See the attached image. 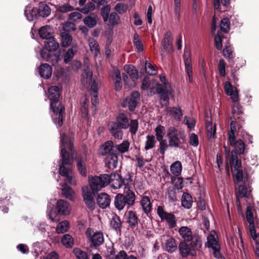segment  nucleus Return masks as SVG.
Returning a JSON list of instances; mask_svg holds the SVG:
<instances>
[{"instance_id":"41","label":"nucleus","mask_w":259,"mask_h":259,"mask_svg":"<svg viewBox=\"0 0 259 259\" xmlns=\"http://www.w3.org/2000/svg\"><path fill=\"white\" fill-rule=\"evenodd\" d=\"M234 148L235 151H233L234 154H241L244 151V143L241 140H239L234 142L232 145Z\"/></svg>"},{"instance_id":"55","label":"nucleus","mask_w":259,"mask_h":259,"mask_svg":"<svg viewBox=\"0 0 259 259\" xmlns=\"http://www.w3.org/2000/svg\"><path fill=\"white\" fill-rule=\"evenodd\" d=\"M145 69L146 73L149 75H155L157 73L155 67L147 61L145 63Z\"/></svg>"},{"instance_id":"29","label":"nucleus","mask_w":259,"mask_h":259,"mask_svg":"<svg viewBox=\"0 0 259 259\" xmlns=\"http://www.w3.org/2000/svg\"><path fill=\"white\" fill-rule=\"evenodd\" d=\"M174 48L172 43L161 42V47L160 48V54L162 58H164L166 56L173 52Z\"/></svg>"},{"instance_id":"14","label":"nucleus","mask_w":259,"mask_h":259,"mask_svg":"<svg viewBox=\"0 0 259 259\" xmlns=\"http://www.w3.org/2000/svg\"><path fill=\"white\" fill-rule=\"evenodd\" d=\"M190 246L186 242H181L179 244V250L181 255L183 257H186L188 255H196V251L200 248H195L193 246Z\"/></svg>"},{"instance_id":"15","label":"nucleus","mask_w":259,"mask_h":259,"mask_svg":"<svg viewBox=\"0 0 259 259\" xmlns=\"http://www.w3.org/2000/svg\"><path fill=\"white\" fill-rule=\"evenodd\" d=\"M82 196L87 206L90 210H93L95 206L93 199V193L90 191L88 187L82 188Z\"/></svg>"},{"instance_id":"50","label":"nucleus","mask_w":259,"mask_h":259,"mask_svg":"<svg viewBox=\"0 0 259 259\" xmlns=\"http://www.w3.org/2000/svg\"><path fill=\"white\" fill-rule=\"evenodd\" d=\"M95 8L94 4L92 2H89L85 4L81 8H78L77 10L83 14H88L90 12L93 11Z\"/></svg>"},{"instance_id":"24","label":"nucleus","mask_w":259,"mask_h":259,"mask_svg":"<svg viewBox=\"0 0 259 259\" xmlns=\"http://www.w3.org/2000/svg\"><path fill=\"white\" fill-rule=\"evenodd\" d=\"M24 14L26 19L29 21L39 17L37 8H31V7L29 6L26 7Z\"/></svg>"},{"instance_id":"51","label":"nucleus","mask_w":259,"mask_h":259,"mask_svg":"<svg viewBox=\"0 0 259 259\" xmlns=\"http://www.w3.org/2000/svg\"><path fill=\"white\" fill-rule=\"evenodd\" d=\"M130 143L126 141H123L121 144L115 146L116 149L120 153H124L128 151Z\"/></svg>"},{"instance_id":"27","label":"nucleus","mask_w":259,"mask_h":259,"mask_svg":"<svg viewBox=\"0 0 259 259\" xmlns=\"http://www.w3.org/2000/svg\"><path fill=\"white\" fill-rule=\"evenodd\" d=\"M113 147V142L111 141H108L100 147L99 153L102 155L110 154Z\"/></svg>"},{"instance_id":"33","label":"nucleus","mask_w":259,"mask_h":259,"mask_svg":"<svg viewBox=\"0 0 259 259\" xmlns=\"http://www.w3.org/2000/svg\"><path fill=\"white\" fill-rule=\"evenodd\" d=\"M52 32V28L48 25L41 27L38 30L40 37L43 39H47Z\"/></svg>"},{"instance_id":"10","label":"nucleus","mask_w":259,"mask_h":259,"mask_svg":"<svg viewBox=\"0 0 259 259\" xmlns=\"http://www.w3.org/2000/svg\"><path fill=\"white\" fill-rule=\"evenodd\" d=\"M85 236L91 248L98 247L104 242L103 234L100 231L94 232L91 228H88L85 232Z\"/></svg>"},{"instance_id":"6","label":"nucleus","mask_w":259,"mask_h":259,"mask_svg":"<svg viewBox=\"0 0 259 259\" xmlns=\"http://www.w3.org/2000/svg\"><path fill=\"white\" fill-rule=\"evenodd\" d=\"M169 146L171 148L186 149V137L182 132H179L174 127H170L167 131Z\"/></svg>"},{"instance_id":"16","label":"nucleus","mask_w":259,"mask_h":259,"mask_svg":"<svg viewBox=\"0 0 259 259\" xmlns=\"http://www.w3.org/2000/svg\"><path fill=\"white\" fill-rule=\"evenodd\" d=\"M108 128L110 133L114 138L121 140L123 137L122 128L115 122H109L108 124Z\"/></svg>"},{"instance_id":"30","label":"nucleus","mask_w":259,"mask_h":259,"mask_svg":"<svg viewBox=\"0 0 259 259\" xmlns=\"http://www.w3.org/2000/svg\"><path fill=\"white\" fill-rule=\"evenodd\" d=\"M230 163L232 170L236 171L238 169L241 168V161L238 159L237 155L234 154L233 151L231 152Z\"/></svg>"},{"instance_id":"19","label":"nucleus","mask_w":259,"mask_h":259,"mask_svg":"<svg viewBox=\"0 0 259 259\" xmlns=\"http://www.w3.org/2000/svg\"><path fill=\"white\" fill-rule=\"evenodd\" d=\"M111 202L110 196L105 193H101L97 197V202L98 206L104 209L109 206Z\"/></svg>"},{"instance_id":"25","label":"nucleus","mask_w":259,"mask_h":259,"mask_svg":"<svg viewBox=\"0 0 259 259\" xmlns=\"http://www.w3.org/2000/svg\"><path fill=\"white\" fill-rule=\"evenodd\" d=\"M38 17H47L51 12V8L46 4L41 3L39 5L38 8H37Z\"/></svg>"},{"instance_id":"45","label":"nucleus","mask_w":259,"mask_h":259,"mask_svg":"<svg viewBox=\"0 0 259 259\" xmlns=\"http://www.w3.org/2000/svg\"><path fill=\"white\" fill-rule=\"evenodd\" d=\"M156 140L153 135H148L146 137V141L145 142V149L148 150L155 147Z\"/></svg>"},{"instance_id":"49","label":"nucleus","mask_w":259,"mask_h":259,"mask_svg":"<svg viewBox=\"0 0 259 259\" xmlns=\"http://www.w3.org/2000/svg\"><path fill=\"white\" fill-rule=\"evenodd\" d=\"M76 51H74L73 49L70 48L68 49L63 55L64 62L67 64L70 62L73 58Z\"/></svg>"},{"instance_id":"43","label":"nucleus","mask_w":259,"mask_h":259,"mask_svg":"<svg viewBox=\"0 0 259 259\" xmlns=\"http://www.w3.org/2000/svg\"><path fill=\"white\" fill-rule=\"evenodd\" d=\"M177 246L175 240L172 238H169L165 243V249L169 253H172L176 250Z\"/></svg>"},{"instance_id":"32","label":"nucleus","mask_w":259,"mask_h":259,"mask_svg":"<svg viewBox=\"0 0 259 259\" xmlns=\"http://www.w3.org/2000/svg\"><path fill=\"white\" fill-rule=\"evenodd\" d=\"M166 111L170 116L179 119H180L183 115L181 109L179 107H167Z\"/></svg>"},{"instance_id":"38","label":"nucleus","mask_w":259,"mask_h":259,"mask_svg":"<svg viewBox=\"0 0 259 259\" xmlns=\"http://www.w3.org/2000/svg\"><path fill=\"white\" fill-rule=\"evenodd\" d=\"M118 164V157L115 154H110L107 158V166L110 169L115 168Z\"/></svg>"},{"instance_id":"23","label":"nucleus","mask_w":259,"mask_h":259,"mask_svg":"<svg viewBox=\"0 0 259 259\" xmlns=\"http://www.w3.org/2000/svg\"><path fill=\"white\" fill-rule=\"evenodd\" d=\"M140 205L143 211L146 214H148L151 211L152 205L148 196H144L142 198L140 201Z\"/></svg>"},{"instance_id":"61","label":"nucleus","mask_w":259,"mask_h":259,"mask_svg":"<svg viewBox=\"0 0 259 259\" xmlns=\"http://www.w3.org/2000/svg\"><path fill=\"white\" fill-rule=\"evenodd\" d=\"M110 11V7L108 5L104 6L101 10V14L105 22L108 21Z\"/></svg>"},{"instance_id":"13","label":"nucleus","mask_w":259,"mask_h":259,"mask_svg":"<svg viewBox=\"0 0 259 259\" xmlns=\"http://www.w3.org/2000/svg\"><path fill=\"white\" fill-rule=\"evenodd\" d=\"M140 93L138 92H134L132 93L131 97L126 98L122 102L123 107H127L130 110L134 111L139 100Z\"/></svg>"},{"instance_id":"62","label":"nucleus","mask_w":259,"mask_h":259,"mask_svg":"<svg viewBox=\"0 0 259 259\" xmlns=\"http://www.w3.org/2000/svg\"><path fill=\"white\" fill-rule=\"evenodd\" d=\"M232 171L237 183L243 181L244 174L241 168L238 169L236 171L232 170Z\"/></svg>"},{"instance_id":"47","label":"nucleus","mask_w":259,"mask_h":259,"mask_svg":"<svg viewBox=\"0 0 259 259\" xmlns=\"http://www.w3.org/2000/svg\"><path fill=\"white\" fill-rule=\"evenodd\" d=\"M120 18L117 14L115 12L110 13L108 17V25L113 27L119 23Z\"/></svg>"},{"instance_id":"20","label":"nucleus","mask_w":259,"mask_h":259,"mask_svg":"<svg viewBox=\"0 0 259 259\" xmlns=\"http://www.w3.org/2000/svg\"><path fill=\"white\" fill-rule=\"evenodd\" d=\"M56 208L58 214H60L67 215L70 211L69 204L67 201L62 199L57 201Z\"/></svg>"},{"instance_id":"35","label":"nucleus","mask_w":259,"mask_h":259,"mask_svg":"<svg viewBox=\"0 0 259 259\" xmlns=\"http://www.w3.org/2000/svg\"><path fill=\"white\" fill-rule=\"evenodd\" d=\"M63 245L67 248H71L74 244V239L69 234L64 235L61 238Z\"/></svg>"},{"instance_id":"56","label":"nucleus","mask_w":259,"mask_h":259,"mask_svg":"<svg viewBox=\"0 0 259 259\" xmlns=\"http://www.w3.org/2000/svg\"><path fill=\"white\" fill-rule=\"evenodd\" d=\"M73 253L78 259H89L87 253L79 248H74Z\"/></svg>"},{"instance_id":"52","label":"nucleus","mask_w":259,"mask_h":259,"mask_svg":"<svg viewBox=\"0 0 259 259\" xmlns=\"http://www.w3.org/2000/svg\"><path fill=\"white\" fill-rule=\"evenodd\" d=\"M171 181L174 186L178 190L181 189L184 187L183 179L181 177H179L178 176L171 177Z\"/></svg>"},{"instance_id":"3","label":"nucleus","mask_w":259,"mask_h":259,"mask_svg":"<svg viewBox=\"0 0 259 259\" xmlns=\"http://www.w3.org/2000/svg\"><path fill=\"white\" fill-rule=\"evenodd\" d=\"M112 181H115L112 184L114 189L120 188L122 185L121 177L118 174H103L99 176L89 177L90 185L93 193L100 190Z\"/></svg>"},{"instance_id":"11","label":"nucleus","mask_w":259,"mask_h":259,"mask_svg":"<svg viewBox=\"0 0 259 259\" xmlns=\"http://www.w3.org/2000/svg\"><path fill=\"white\" fill-rule=\"evenodd\" d=\"M92 72L90 70L88 66L84 64L83 66V72L81 75V82L84 84H89L91 86L92 93H98V84L94 80H92Z\"/></svg>"},{"instance_id":"64","label":"nucleus","mask_w":259,"mask_h":259,"mask_svg":"<svg viewBox=\"0 0 259 259\" xmlns=\"http://www.w3.org/2000/svg\"><path fill=\"white\" fill-rule=\"evenodd\" d=\"M215 46L218 50L222 49V36L219 32L214 37Z\"/></svg>"},{"instance_id":"31","label":"nucleus","mask_w":259,"mask_h":259,"mask_svg":"<svg viewBox=\"0 0 259 259\" xmlns=\"http://www.w3.org/2000/svg\"><path fill=\"white\" fill-rule=\"evenodd\" d=\"M170 172L175 176H180L182 171V165L180 161H176L172 163L170 166Z\"/></svg>"},{"instance_id":"57","label":"nucleus","mask_w":259,"mask_h":259,"mask_svg":"<svg viewBox=\"0 0 259 259\" xmlns=\"http://www.w3.org/2000/svg\"><path fill=\"white\" fill-rule=\"evenodd\" d=\"M220 29L227 33L230 30V22L228 18H223L221 22Z\"/></svg>"},{"instance_id":"60","label":"nucleus","mask_w":259,"mask_h":259,"mask_svg":"<svg viewBox=\"0 0 259 259\" xmlns=\"http://www.w3.org/2000/svg\"><path fill=\"white\" fill-rule=\"evenodd\" d=\"M111 226L115 230H120L121 224L118 217H113L110 222Z\"/></svg>"},{"instance_id":"28","label":"nucleus","mask_w":259,"mask_h":259,"mask_svg":"<svg viewBox=\"0 0 259 259\" xmlns=\"http://www.w3.org/2000/svg\"><path fill=\"white\" fill-rule=\"evenodd\" d=\"M192 197L190 194L188 193H184L181 199V203L182 206L186 209H189L192 205Z\"/></svg>"},{"instance_id":"58","label":"nucleus","mask_w":259,"mask_h":259,"mask_svg":"<svg viewBox=\"0 0 259 259\" xmlns=\"http://www.w3.org/2000/svg\"><path fill=\"white\" fill-rule=\"evenodd\" d=\"M159 143V151L160 153L163 155L165 154V151L167 150L169 144L167 145V141L166 140H157Z\"/></svg>"},{"instance_id":"9","label":"nucleus","mask_w":259,"mask_h":259,"mask_svg":"<svg viewBox=\"0 0 259 259\" xmlns=\"http://www.w3.org/2000/svg\"><path fill=\"white\" fill-rule=\"evenodd\" d=\"M115 122L123 129H127L129 127L130 132L132 135H135L138 129L139 124L137 120H131L130 123L127 116L123 113H120L117 116L116 121Z\"/></svg>"},{"instance_id":"39","label":"nucleus","mask_w":259,"mask_h":259,"mask_svg":"<svg viewBox=\"0 0 259 259\" xmlns=\"http://www.w3.org/2000/svg\"><path fill=\"white\" fill-rule=\"evenodd\" d=\"M69 227V222L67 221H63L58 224L56 231L58 234H63L68 231Z\"/></svg>"},{"instance_id":"42","label":"nucleus","mask_w":259,"mask_h":259,"mask_svg":"<svg viewBox=\"0 0 259 259\" xmlns=\"http://www.w3.org/2000/svg\"><path fill=\"white\" fill-rule=\"evenodd\" d=\"M246 218L247 222H248L249 226V230H253L254 227V219L253 217V212L252 211V208L250 206H247L246 211Z\"/></svg>"},{"instance_id":"36","label":"nucleus","mask_w":259,"mask_h":259,"mask_svg":"<svg viewBox=\"0 0 259 259\" xmlns=\"http://www.w3.org/2000/svg\"><path fill=\"white\" fill-rule=\"evenodd\" d=\"M124 70L128 74L133 80L137 79L138 77V71L132 65H125L124 67Z\"/></svg>"},{"instance_id":"34","label":"nucleus","mask_w":259,"mask_h":259,"mask_svg":"<svg viewBox=\"0 0 259 259\" xmlns=\"http://www.w3.org/2000/svg\"><path fill=\"white\" fill-rule=\"evenodd\" d=\"M98 19L97 16L94 15H90L83 19V22L88 27L93 28L96 25Z\"/></svg>"},{"instance_id":"1","label":"nucleus","mask_w":259,"mask_h":259,"mask_svg":"<svg viewBox=\"0 0 259 259\" xmlns=\"http://www.w3.org/2000/svg\"><path fill=\"white\" fill-rule=\"evenodd\" d=\"M68 146L67 138L64 133H60V149L62 159L60 163V175L64 178V182L61 184L62 194L66 198L74 201L75 199V193L67 183L71 185H76V179L73 176L70 168L72 160L69 154L66 152V149Z\"/></svg>"},{"instance_id":"21","label":"nucleus","mask_w":259,"mask_h":259,"mask_svg":"<svg viewBox=\"0 0 259 259\" xmlns=\"http://www.w3.org/2000/svg\"><path fill=\"white\" fill-rule=\"evenodd\" d=\"M38 71L41 77L45 79L50 78L52 74L51 66L47 63L41 64L38 68Z\"/></svg>"},{"instance_id":"5","label":"nucleus","mask_w":259,"mask_h":259,"mask_svg":"<svg viewBox=\"0 0 259 259\" xmlns=\"http://www.w3.org/2000/svg\"><path fill=\"white\" fill-rule=\"evenodd\" d=\"M59 47V44L54 37H49L45 41L44 47L40 52L41 58L47 61H50L53 65L60 60V55L56 52Z\"/></svg>"},{"instance_id":"59","label":"nucleus","mask_w":259,"mask_h":259,"mask_svg":"<svg viewBox=\"0 0 259 259\" xmlns=\"http://www.w3.org/2000/svg\"><path fill=\"white\" fill-rule=\"evenodd\" d=\"M174 13L179 20L181 16V0H174Z\"/></svg>"},{"instance_id":"54","label":"nucleus","mask_w":259,"mask_h":259,"mask_svg":"<svg viewBox=\"0 0 259 259\" xmlns=\"http://www.w3.org/2000/svg\"><path fill=\"white\" fill-rule=\"evenodd\" d=\"M157 140L163 139L165 134V128L163 126L159 125L155 128Z\"/></svg>"},{"instance_id":"7","label":"nucleus","mask_w":259,"mask_h":259,"mask_svg":"<svg viewBox=\"0 0 259 259\" xmlns=\"http://www.w3.org/2000/svg\"><path fill=\"white\" fill-rule=\"evenodd\" d=\"M135 194L130 189L125 191L124 194L119 193L114 198V203L118 210H122L127 205L128 207L132 206L135 201Z\"/></svg>"},{"instance_id":"4","label":"nucleus","mask_w":259,"mask_h":259,"mask_svg":"<svg viewBox=\"0 0 259 259\" xmlns=\"http://www.w3.org/2000/svg\"><path fill=\"white\" fill-rule=\"evenodd\" d=\"M141 88L147 92L149 96H152L157 93L161 100L165 102V105L169 104V97L172 95V92L166 87L162 88L161 84L154 79L150 80L149 77H145L142 81Z\"/></svg>"},{"instance_id":"46","label":"nucleus","mask_w":259,"mask_h":259,"mask_svg":"<svg viewBox=\"0 0 259 259\" xmlns=\"http://www.w3.org/2000/svg\"><path fill=\"white\" fill-rule=\"evenodd\" d=\"M133 44L136 49L138 52H141L143 51V45L139 35L135 33L133 36Z\"/></svg>"},{"instance_id":"63","label":"nucleus","mask_w":259,"mask_h":259,"mask_svg":"<svg viewBox=\"0 0 259 259\" xmlns=\"http://www.w3.org/2000/svg\"><path fill=\"white\" fill-rule=\"evenodd\" d=\"M189 143L194 147H197L199 144V141L197 136L194 134H191L189 136Z\"/></svg>"},{"instance_id":"2","label":"nucleus","mask_w":259,"mask_h":259,"mask_svg":"<svg viewBox=\"0 0 259 259\" xmlns=\"http://www.w3.org/2000/svg\"><path fill=\"white\" fill-rule=\"evenodd\" d=\"M61 89L58 86H52L48 90V97L50 100V108L53 112L52 117L54 123L61 126L63 123V114L64 108L62 106L59 99Z\"/></svg>"},{"instance_id":"12","label":"nucleus","mask_w":259,"mask_h":259,"mask_svg":"<svg viewBox=\"0 0 259 259\" xmlns=\"http://www.w3.org/2000/svg\"><path fill=\"white\" fill-rule=\"evenodd\" d=\"M157 212L161 221L166 222L169 228H173L176 226L177 221L173 213L166 212L161 206L157 207Z\"/></svg>"},{"instance_id":"22","label":"nucleus","mask_w":259,"mask_h":259,"mask_svg":"<svg viewBox=\"0 0 259 259\" xmlns=\"http://www.w3.org/2000/svg\"><path fill=\"white\" fill-rule=\"evenodd\" d=\"M217 238L216 232L214 231H211L207 237V242L205 246L211 248L218 247L220 245Z\"/></svg>"},{"instance_id":"48","label":"nucleus","mask_w":259,"mask_h":259,"mask_svg":"<svg viewBox=\"0 0 259 259\" xmlns=\"http://www.w3.org/2000/svg\"><path fill=\"white\" fill-rule=\"evenodd\" d=\"M77 166L79 173L84 177L87 176V169L85 162L81 158H78L76 159Z\"/></svg>"},{"instance_id":"37","label":"nucleus","mask_w":259,"mask_h":259,"mask_svg":"<svg viewBox=\"0 0 259 259\" xmlns=\"http://www.w3.org/2000/svg\"><path fill=\"white\" fill-rule=\"evenodd\" d=\"M88 42L91 51L96 56L100 55L99 45L96 40L94 38L91 37L89 39Z\"/></svg>"},{"instance_id":"8","label":"nucleus","mask_w":259,"mask_h":259,"mask_svg":"<svg viewBox=\"0 0 259 259\" xmlns=\"http://www.w3.org/2000/svg\"><path fill=\"white\" fill-rule=\"evenodd\" d=\"M179 234L185 241L190 243V246L195 248H200L202 242L201 237L196 233H193L188 227H181L179 230Z\"/></svg>"},{"instance_id":"26","label":"nucleus","mask_w":259,"mask_h":259,"mask_svg":"<svg viewBox=\"0 0 259 259\" xmlns=\"http://www.w3.org/2000/svg\"><path fill=\"white\" fill-rule=\"evenodd\" d=\"M127 222L131 227H135L138 224V218L135 212L129 211L126 214Z\"/></svg>"},{"instance_id":"40","label":"nucleus","mask_w":259,"mask_h":259,"mask_svg":"<svg viewBox=\"0 0 259 259\" xmlns=\"http://www.w3.org/2000/svg\"><path fill=\"white\" fill-rule=\"evenodd\" d=\"M113 80L114 82L115 89L116 91H119L122 88V83L121 82L120 73L118 69L115 70V74L112 76Z\"/></svg>"},{"instance_id":"17","label":"nucleus","mask_w":259,"mask_h":259,"mask_svg":"<svg viewBox=\"0 0 259 259\" xmlns=\"http://www.w3.org/2000/svg\"><path fill=\"white\" fill-rule=\"evenodd\" d=\"M251 190L248 189L246 186L240 185L238 188V191L236 193L237 205L238 209L241 210V203L240 198L246 197L249 198L251 196Z\"/></svg>"},{"instance_id":"44","label":"nucleus","mask_w":259,"mask_h":259,"mask_svg":"<svg viewBox=\"0 0 259 259\" xmlns=\"http://www.w3.org/2000/svg\"><path fill=\"white\" fill-rule=\"evenodd\" d=\"M206 128L208 138L209 140L214 139L216 133L215 125H213L212 122H208L206 124Z\"/></svg>"},{"instance_id":"18","label":"nucleus","mask_w":259,"mask_h":259,"mask_svg":"<svg viewBox=\"0 0 259 259\" xmlns=\"http://www.w3.org/2000/svg\"><path fill=\"white\" fill-rule=\"evenodd\" d=\"M224 90L226 94L229 96L233 102L238 101V92L236 88H234L229 81H225L224 84Z\"/></svg>"},{"instance_id":"53","label":"nucleus","mask_w":259,"mask_h":259,"mask_svg":"<svg viewBox=\"0 0 259 259\" xmlns=\"http://www.w3.org/2000/svg\"><path fill=\"white\" fill-rule=\"evenodd\" d=\"M61 37L62 47H68L72 40V36L69 34L64 32L62 33Z\"/></svg>"}]
</instances>
